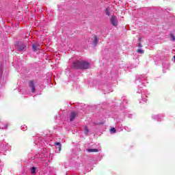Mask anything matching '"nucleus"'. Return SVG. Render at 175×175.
Segmentation results:
<instances>
[{
  "instance_id": "nucleus-4",
  "label": "nucleus",
  "mask_w": 175,
  "mask_h": 175,
  "mask_svg": "<svg viewBox=\"0 0 175 175\" xmlns=\"http://www.w3.org/2000/svg\"><path fill=\"white\" fill-rule=\"evenodd\" d=\"M29 88H31V92H35L36 90L35 89V83H33V81H30L29 82Z\"/></svg>"
},
{
  "instance_id": "nucleus-9",
  "label": "nucleus",
  "mask_w": 175,
  "mask_h": 175,
  "mask_svg": "<svg viewBox=\"0 0 175 175\" xmlns=\"http://www.w3.org/2000/svg\"><path fill=\"white\" fill-rule=\"evenodd\" d=\"M55 146H58V150L59 151H61L62 148H61V143L59 142H55Z\"/></svg>"
},
{
  "instance_id": "nucleus-16",
  "label": "nucleus",
  "mask_w": 175,
  "mask_h": 175,
  "mask_svg": "<svg viewBox=\"0 0 175 175\" xmlns=\"http://www.w3.org/2000/svg\"><path fill=\"white\" fill-rule=\"evenodd\" d=\"M138 47H139V49H142V42H139V43Z\"/></svg>"
},
{
  "instance_id": "nucleus-11",
  "label": "nucleus",
  "mask_w": 175,
  "mask_h": 175,
  "mask_svg": "<svg viewBox=\"0 0 175 175\" xmlns=\"http://www.w3.org/2000/svg\"><path fill=\"white\" fill-rule=\"evenodd\" d=\"M137 53H139V54H144V51L142 49H137Z\"/></svg>"
},
{
  "instance_id": "nucleus-7",
  "label": "nucleus",
  "mask_w": 175,
  "mask_h": 175,
  "mask_svg": "<svg viewBox=\"0 0 175 175\" xmlns=\"http://www.w3.org/2000/svg\"><path fill=\"white\" fill-rule=\"evenodd\" d=\"M93 43L94 46H96V44H98V37H96V36L94 37Z\"/></svg>"
},
{
  "instance_id": "nucleus-3",
  "label": "nucleus",
  "mask_w": 175,
  "mask_h": 175,
  "mask_svg": "<svg viewBox=\"0 0 175 175\" xmlns=\"http://www.w3.org/2000/svg\"><path fill=\"white\" fill-rule=\"evenodd\" d=\"M25 47H27V43L24 42V43H20L16 46V49H17L18 51H23L24 50V49H25Z\"/></svg>"
},
{
  "instance_id": "nucleus-5",
  "label": "nucleus",
  "mask_w": 175,
  "mask_h": 175,
  "mask_svg": "<svg viewBox=\"0 0 175 175\" xmlns=\"http://www.w3.org/2000/svg\"><path fill=\"white\" fill-rule=\"evenodd\" d=\"M111 23L112 25H114V27H117L118 23H117V18H116V16H111Z\"/></svg>"
},
{
  "instance_id": "nucleus-15",
  "label": "nucleus",
  "mask_w": 175,
  "mask_h": 175,
  "mask_svg": "<svg viewBox=\"0 0 175 175\" xmlns=\"http://www.w3.org/2000/svg\"><path fill=\"white\" fill-rule=\"evenodd\" d=\"M170 36H171L172 40L174 41V40H175V36H174V35L171 34Z\"/></svg>"
},
{
  "instance_id": "nucleus-6",
  "label": "nucleus",
  "mask_w": 175,
  "mask_h": 175,
  "mask_svg": "<svg viewBox=\"0 0 175 175\" xmlns=\"http://www.w3.org/2000/svg\"><path fill=\"white\" fill-rule=\"evenodd\" d=\"M32 47H33V51H38V50H39V49H40V46H39V44H38L36 43L33 44Z\"/></svg>"
},
{
  "instance_id": "nucleus-14",
  "label": "nucleus",
  "mask_w": 175,
  "mask_h": 175,
  "mask_svg": "<svg viewBox=\"0 0 175 175\" xmlns=\"http://www.w3.org/2000/svg\"><path fill=\"white\" fill-rule=\"evenodd\" d=\"M105 13H106L107 16H110V12H109V8H107L105 10Z\"/></svg>"
},
{
  "instance_id": "nucleus-13",
  "label": "nucleus",
  "mask_w": 175,
  "mask_h": 175,
  "mask_svg": "<svg viewBox=\"0 0 175 175\" xmlns=\"http://www.w3.org/2000/svg\"><path fill=\"white\" fill-rule=\"evenodd\" d=\"M111 132H113V133H116L117 130L116 129V128H112L110 129Z\"/></svg>"
},
{
  "instance_id": "nucleus-2",
  "label": "nucleus",
  "mask_w": 175,
  "mask_h": 175,
  "mask_svg": "<svg viewBox=\"0 0 175 175\" xmlns=\"http://www.w3.org/2000/svg\"><path fill=\"white\" fill-rule=\"evenodd\" d=\"M76 117H79V112L77 111H71L70 114V121L72 122L76 118Z\"/></svg>"
},
{
  "instance_id": "nucleus-1",
  "label": "nucleus",
  "mask_w": 175,
  "mask_h": 175,
  "mask_svg": "<svg viewBox=\"0 0 175 175\" xmlns=\"http://www.w3.org/2000/svg\"><path fill=\"white\" fill-rule=\"evenodd\" d=\"M72 67L78 70H85L90 69V63L85 60H77L73 62Z\"/></svg>"
},
{
  "instance_id": "nucleus-17",
  "label": "nucleus",
  "mask_w": 175,
  "mask_h": 175,
  "mask_svg": "<svg viewBox=\"0 0 175 175\" xmlns=\"http://www.w3.org/2000/svg\"><path fill=\"white\" fill-rule=\"evenodd\" d=\"M139 40H142V38L141 37L139 38Z\"/></svg>"
},
{
  "instance_id": "nucleus-18",
  "label": "nucleus",
  "mask_w": 175,
  "mask_h": 175,
  "mask_svg": "<svg viewBox=\"0 0 175 175\" xmlns=\"http://www.w3.org/2000/svg\"><path fill=\"white\" fill-rule=\"evenodd\" d=\"M174 61H175V55L174 56Z\"/></svg>"
},
{
  "instance_id": "nucleus-10",
  "label": "nucleus",
  "mask_w": 175,
  "mask_h": 175,
  "mask_svg": "<svg viewBox=\"0 0 175 175\" xmlns=\"http://www.w3.org/2000/svg\"><path fill=\"white\" fill-rule=\"evenodd\" d=\"M84 129H85V134L88 135L90 130H88V128L87 127V126H85Z\"/></svg>"
},
{
  "instance_id": "nucleus-12",
  "label": "nucleus",
  "mask_w": 175,
  "mask_h": 175,
  "mask_svg": "<svg viewBox=\"0 0 175 175\" xmlns=\"http://www.w3.org/2000/svg\"><path fill=\"white\" fill-rule=\"evenodd\" d=\"M31 173H32V174H35L36 173V167H33L31 168Z\"/></svg>"
},
{
  "instance_id": "nucleus-8",
  "label": "nucleus",
  "mask_w": 175,
  "mask_h": 175,
  "mask_svg": "<svg viewBox=\"0 0 175 175\" xmlns=\"http://www.w3.org/2000/svg\"><path fill=\"white\" fill-rule=\"evenodd\" d=\"M98 149H88V152H98Z\"/></svg>"
}]
</instances>
